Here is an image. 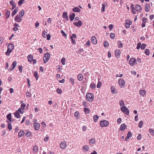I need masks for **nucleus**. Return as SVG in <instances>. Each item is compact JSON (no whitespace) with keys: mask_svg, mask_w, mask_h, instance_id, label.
Returning <instances> with one entry per match:
<instances>
[{"mask_svg":"<svg viewBox=\"0 0 154 154\" xmlns=\"http://www.w3.org/2000/svg\"><path fill=\"white\" fill-rule=\"evenodd\" d=\"M145 53L147 55H149V51L148 49H146L145 51Z\"/></svg>","mask_w":154,"mask_h":154,"instance_id":"obj_41","label":"nucleus"},{"mask_svg":"<svg viewBox=\"0 0 154 154\" xmlns=\"http://www.w3.org/2000/svg\"><path fill=\"white\" fill-rule=\"evenodd\" d=\"M119 83L120 86H124L125 85V81L122 79H119Z\"/></svg>","mask_w":154,"mask_h":154,"instance_id":"obj_12","label":"nucleus"},{"mask_svg":"<svg viewBox=\"0 0 154 154\" xmlns=\"http://www.w3.org/2000/svg\"><path fill=\"white\" fill-rule=\"evenodd\" d=\"M119 103L121 107H122L125 106V103L122 100H120L119 101Z\"/></svg>","mask_w":154,"mask_h":154,"instance_id":"obj_32","label":"nucleus"},{"mask_svg":"<svg viewBox=\"0 0 154 154\" xmlns=\"http://www.w3.org/2000/svg\"><path fill=\"white\" fill-rule=\"evenodd\" d=\"M115 34L114 33H111L110 34V37L112 39H114L115 38Z\"/></svg>","mask_w":154,"mask_h":154,"instance_id":"obj_49","label":"nucleus"},{"mask_svg":"<svg viewBox=\"0 0 154 154\" xmlns=\"http://www.w3.org/2000/svg\"><path fill=\"white\" fill-rule=\"evenodd\" d=\"M127 136L129 138L131 137L132 136L131 133L130 131L128 132L127 134Z\"/></svg>","mask_w":154,"mask_h":154,"instance_id":"obj_58","label":"nucleus"},{"mask_svg":"<svg viewBox=\"0 0 154 154\" xmlns=\"http://www.w3.org/2000/svg\"><path fill=\"white\" fill-rule=\"evenodd\" d=\"M5 15H6V17L7 19L10 16V12L8 11H7L6 12V13L5 14Z\"/></svg>","mask_w":154,"mask_h":154,"instance_id":"obj_39","label":"nucleus"},{"mask_svg":"<svg viewBox=\"0 0 154 154\" xmlns=\"http://www.w3.org/2000/svg\"><path fill=\"white\" fill-rule=\"evenodd\" d=\"M47 32L45 31H43L42 33V35L43 38H45Z\"/></svg>","mask_w":154,"mask_h":154,"instance_id":"obj_52","label":"nucleus"},{"mask_svg":"<svg viewBox=\"0 0 154 154\" xmlns=\"http://www.w3.org/2000/svg\"><path fill=\"white\" fill-rule=\"evenodd\" d=\"M60 147L61 149H64L66 147V141H63L60 144Z\"/></svg>","mask_w":154,"mask_h":154,"instance_id":"obj_5","label":"nucleus"},{"mask_svg":"<svg viewBox=\"0 0 154 154\" xmlns=\"http://www.w3.org/2000/svg\"><path fill=\"white\" fill-rule=\"evenodd\" d=\"M49 136L48 135H47L46 137L44 138V140L45 142H47L48 140Z\"/></svg>","mask_w":154,"mask_h":154,"instance_id":"obj_54","label":"nucleus"},{"mask_svg":"<svg viewBox=\"0 0 154 154\" xmlns=\"http://www.w3.org/2000/svg\"><path fill=\"white\" fill-rule=\"evenodd\" d=\"M105 122H106L105 120H104L103 121H100V125L101 127H103L106 126V125H105L106 123H105Z\"/></svg>","mask_w":154,"mask_h":154,"instance_id":"obj_29","label":"nucleus"},{"mask_svg":"<svg viewBox=\"0 0 154 154\" xmlns=\"http://www.w3.org/2000/svg\"><path fill=\"white\" fill-rule=\"evenodd\" d=\"M99 119V117L97 115H94L93 116V119L94 122H96Z\"/></svg>","mask_w":154,"mask_h":154,"instance_id":"obj_33","label":"nucleus"},{"mask_svg":"<svg viewBox=\"0 0 154 154\" xmlns=\"http://www.w3.org/2000/svg\"><path fill=\"white\" fill-rule=\"evenodd\" d=\"M121 110L124 113L127 115H128L129 114V110L125 106L121 107Z\"/></svg>","mask_w":154,"mask_h":154,"instance_id":"obj_4","label":"nucleus"},{"mask_svg":"<svg viewBox=\"0 0 154 154\" xmlns=\"http://www.w3.org/2000/svg\"><path fill=\"white\" fill-rule=\"evenodd\" d=\"M50 57V53L47 52L45 53L44 55L43 60L44 63H46L49 59Z\"/></svg>","mask_w":154,"mask_h":154,"instance_id":"obj_3","label":"nucleus"},{"mask_svg":"<svg viewBox=\"0 0 154 154\" xmlns=\"http://www.w3.org/2000/svg\"><path fill=\"white\" fill-rule=\"evenodd\" d=\"M24 133L23 130H21L18 133V135L19 138L23 136L24 135Z\"/></svg>","mask_w":154,"mask_h":154,"instance_id":"obj_14","label":"nucleus"},{"mask_svg":"<svg viewBox=\"0 0 154 154\" xmlns=\"http://www.w3.org/2000/svg\"><path fill=\"white\" fill-rule=\"evenodd\" d=\"M8 128L9 130V131H11L12 129L11 125L10 123L8 124Z\"/></svg>","mask_w":154,"mask_h":154,"instance_id":"obj_42","label":"nucleus"},{"mask_svg":"<svg viewBox=\"0 0 154 154\" xmlns=\"http://www.w3.org/2000/svg\"><path fill=\"white\" fill-rule=\"evenodd\" d=\"M141 6L139 5H137L135 6V8L134 9L137 11L140 12L141 10Z\"/></svg>","mask_w":154,"mask_h":154,"instance_id":"obj_11","label":"nucleus"},{"mask_svg":"<svg viewBox=\"0 0 154 154\" xmlns=\"http://www.w3.org/2000/svg\"><path fill=\"white\" fill-rule=\"evenodd\" d=\"M20 130L18 127H17L15 129V132L17 133Z\"/></svg>","mask_w":154,"mask_h":154,"instance_id":"obj_60","label":"nucleus"},{"mask_svg":"<svg viewBox=\"0 0 154 154\" xmlns=\"http://www.w3.org/2000/svg\"><path fill=\"white\" fill-rule=\"evenodd\" d=\"M19 69V70L20 72H22V70L23 69L22 66H20L18 67Z\"/></svg>","mask_w":154,"mask_h":154,"instance_id":"obj_59","label":"nucleus"},{"mask_svg":"<svg viewBox=\"0 0 154 154\" xmlns=\"http://www.w3.org/2000/svg\"><path fill=\"white\" fill-rule=\"evenodd\" d=\"M61 33H62L63 34V36H66V34L63 31V30H61Z\"/></svg>","mask_w":154,"mask_h":154,"instance_id":"obj_61","label":"nucleus"},{"mask_svg":"<svg viewBox=\"0 0 154 154\" xmlns=\"http://www.w3.org/2000/svg\"><path fill=\"white\" fill-rule=\"evenodd\" d=\"M8 120L9 121H7V122L9 123L11 121V113L8 114L6 116Z\"/></svg>","mask_w":154,"mask_h":154,"instance_id":"obj_23","label":"nucleus"},{"mask_svg":"<svg viewBox=\"0 0 154 154\" xmlns=\"http://www.w3.org/2000/svg\"><path fill=\"white\" fill-rule=\"evenodd\" d=\"M26 133H25V136L27 137H30L31 135V132L27 131H26Z\"/></svg>","mask_w":154,"mask_h":154,"instance_id":"obj_34","label":"nucleus"},{"mask_svg":"<svg viewBox=\"0 0 154 154\" xmlns=\"http://www.w3.org/2000/svg\"><path fill=\"white\" fill-rule=\"evenodd\" d=\"M149 131L151 134H154V131L152 129H149Z\"/></svg>","mask_w":154,"mask_h":154,"instance_id":"obj_64","label":"nucleus"},{"mask_svg":"<svg viewBox=\"0 0 154 154\" xmlns=\"http://www.w3.org/2000/svg\"><path fill=\"white\" fill-rule=\"evenodd\" d=\"M94 96L93 94L91 93H87L86 95V99L90 102L92 101L93 100Z\"/></svg>","mask_w":154,"mask_h":154,"instance_id":"obj_1","label":"nucleus"},{"mask_svg":"<svg viewBox=\"0 0 154 154\" xmlns=\"http://www.w3.org/2000/svg\"><path fill=\"white\" fill-rule=\"evenodd\" d=\"M84 111L85 113L87 114H89L90 112V110L89 109L87 108H84Z\"/></svg>","mask_w":154,"mask_h":154,"instance_id":"obj_35","label":"nucleus"},{"mask_svg":"<svg viewBox=\"0 0 154 154\" xmlns=\"http://www.w3.org/2000/svg\"><path fill=\"white\" fill-rule=\"evenodd\" d=\"M38 148L37 146H34L33 148V151L34 153H36L38 151Z\"/></svg>","mask_w":154,"mask_h":154,"instance_id":"obj_28","label":"nucleus"},{"mask_svg":"<svg viewBox=\"0 0 154 154\" xmlns=\"http://www.w3.org/2000/svg\"><path fill=\"white\" fill-rule=\"evenodd\" d=\"M24 0H20L18 2V4L19 5H21L24 2Z\"/></svg>","mask_w":154,"mask_h":154,"instance_id":"obj_48","label":"nucleus"},{"mask_svg":"<svg viewBox=\"0 0 154 154\" xmlns=\"http://www.w3.org/2000/svg\"><path fill=\"white\" fill-rule=\"evenodd\" d=\"M18 7L16 8L12 12V17H14V15L17 13L18 11Z\"/></svg>","mask_w":154,"mask_h":154,"instance_id":"obj_25","label":"nucleus"},{"mask_svg":"<svg viewBox=\"0 0 154 154\" xmlns=\"http://www.w3.org/2000/svg\"><path fill=\"white\" fill-rule=\"evenodd\" d=\"M62 16L66 20H68L69 18L68 16H67V13L66 12H64Z\"/></svg>","mask_w":154,"mask_h":154,"instance_id":"obj_21","label":"nucleus"},{"mask_svg":"<svg viewBox=\"0 0 154 154\" xmlns=\"http://www.w3.org/2000/svg\"><path fill=\"white\" fill-rule=\"evenodd\" d=\"M127 21L125 24V27L127 28H129L130 27V25L131 24L132 22L128 20H127Z\"/></svg>","mask_w":154,"mask_h":154,"instance_id":"obj_19","label":"nucleus"},{"mask_svg":"<svg viewBox=\"0 0 154 154\" xmlns=\"http://www.w3.org/2000/svg\"><path fill=\"white\" fill-rule=\"evenodd\" d=\"M83 75L81 74H79L77 77L79 81H81L83 79Z\"/></svg>","mask_w":154,"mask_h":154,"instance_id":"obj_37","label":"nucleus"},{"mask_svg":"<svg viewBox=\"0 0 154 154\" xmlns=\"http://www.w3.org/2000/svg\"><path fill=\"white\" fill-rule=\"evenodd\" d=\"M8 48H9L12 50L14 48V45L12 44H10L8 45Z\"/></svg>","mask_w":154,"mask_h":154,"instance_id":"obj_38","label":"nucleus"},{"mask_svg":"<svg viewBox=\"0 0 154 154\" xmlns=\"http://www.w3.org/2000/svg\"><path fill=\"white\" fill-rule=\"evenodd\" d=\"M57 92L58 93L60 94L62 93V91L59 88H57Z\"/></svg>","mask_w":154,"mask_h":154,"instance_id":"obj_57","label":"nucleus"},{"mask_svg":"<svg viewBox=\"0 0 154 154\" xmlns=\"http://www.w3.org/2000/svg\"><path fill=\"white\" fill-rule=\"evenodd\" d=\"M90 87H96V84L94 82H92L90 84Z\"/></svg>","mask_w":154,"mask_h":154,"instance_id":"obj_63","label":"nucleus"},{"mask_svg":"<svg viewBox=\"0 0 154 154\" xmlns=\"http://www.w3.org/2000/svg\"><path fill=\"white\" fill-rule=\"evenodd\" d=\"M136 61V59L135 58L133 57L131 58L129 61V64L131 66H133Z\"/></svg>","mask_w":154,"mask_h":154,"instance_id":"obj_7","label":"nucleus"},{"mask_svg":"<svg viewBox=\"0 0 154 154\" xmlns=\"http://www.w3.org/2000/svg\"><path fill=\"white\" fill-rule=\"evenodd\" d=\"M150 10V5L148 3H146L145 6V10L146 12H148Z\"/></svg>","mask_w":154,"mask_h":154,"instance_id":"obj_16","label":"nucleus"},{"mask_svg":"<svg viewBox=\"0 0 154 154\" xmlns=\"http://www.w3.org/2000/svg\"><path fill=\"white\" fill-rule=\"evenodd\" d=\"M65 58H63L61 60V62L62 63V64L63 65H64L65 64Z\"/></svg>","mask_w":154,"mask_h":154,"instance_id":"obj_47","label":"nucleus"},{"mask_svg":"<svg viewBox=\"0 0 154 154\" xmlns=\"http://www.w3.org/2000/svg\"><path fill=\"white\" fill-rule=\"evenodd\" d=\"M24 11L23 10H22L21 11L19 12V15H20L21 17H23L24 16Z\"/></svg>","mask_w":154,"mask_h":154,"instance_id":"obj_40","label":"nucleus"},{"mask_svg":"<svg viewBox=\"0 0 154 154\" xmlns=\"http://www.w3.org/2000/svg\"><path fill=\"white\" fill-rule=\"evenodd\" d=\"M75 16V14L74 13H73L72 14H70L69 15V19L71 21H72L74 19Z\"/></svg>","mask_w":154,"mask_h":154,"instance_id":"obj_20","label":"nucleus"},{"mask_svg":"<svg viewBox=\"0 0 154 154\" xmlns=\"http://www.w3.org/2000/svg\"><path fill=\"white\" fill-rule=\"evenodd\" d=\"M91 41L92 43L94 44H96L97 43V39L94 36H92L91 38Z\"/></svg>","mask_w":154,"mask_h":154,"instance_id":"obj_13","label":"nucleus"},{"mask_svg":"<svg viewBox=\"0 0 154 154\" xmlns=\"http://www.w3.org/2000/svg\"><path fill=\"white\" fill-rule=\"evenodd\" d=\"M102 10H101V12H103L105 11V4H102Z\"/></svg>","mask_w":154,"mask_h":154,"instance_id":"obj_44","label":"nucleus"},{"mask_svg":"<svg viewBox=\"0 0 154 154\" xmlns=\"http://www.w3.org/2000/svg\"><path fill=\"white\" fill-rule=\"evenodd\" d=\"M126 127V126L125 124H122L121 126L120 129L122 131H123L125 129Z\"/></svg>","mask_w":154,"mask_h":154,"instance_id":"obj_31","label":"nucleus"},{"mask_svg":"<svg viewBox=\"0 0 154 154\" xmlns=\"http://www.w3.org/2000/svg\"><path fill=\"white\" fill-rule=\"evenodd\" d=\"M143 124V122L142 121H141L140 122L139 125L138 127L140 128H141L142 127V125Z\"/></svg>","mask_w":154,"mask_h":154,"instance_id":"obj_46","label":"nucleus"},{"mask_svg":"<svg viewBox=\"0 0 154 154\" xmlns=\"http://www.w3.org/2000/svg\"><path fill=\"white\" fill-rule=\"evenodd\" d=\"M20 17V15H16L14 18L15 20L17 22H21L22 21V18Z\"/></svg>","mask_w":154,"mask_h":154,"instance_id":"obj_6","label":"nucleus"},{"mask_svg":"<svg viewBox=\"0 0 154 154\" xmlns=\"http://www.w3.org/2000/svg\"><path fill=\"white\" fill-rule=\"evenodd\" d=\"M141 44L140 43H139L137 44V49H139L140 48H141Z\"/></svg>","mask_w":154,"mask_h":154,"instance_id":"obj_56","label":"nucleus"},{"mask_svg":"<svg viewBox=\"0 0 154 154\" xmlns=\"http://www.w3.org/2000/svg\"><path fill=\"white\" fill-rule=\"evenodd\" d=\"M111 91L113 94H116L117 93V91L115 87H111Z\"/></svg>","mask_w":154,"mask_h":154,"instance_id":"obj_26","label":"nucleus"},{"mask_svg":"<svg viewBox=\"0 0 154 154\" xmlns=\"http://www.w3.org/2000/svg\"><path fill=\"white\" fill-rule=\"evenodd\" d=\"M20 112L21 114H23V111H22L20 109H19L17 111L14 113V115L16 118H19L20 117Z\"/></svg>","mask_w":154,"mask_h":154,"instance_id":"obj_2","label":"nucleus"},{"mask_svg":"<svg viewBox=\"0 0 154 154\" xmlns=\"http://www.w3.org/2000/svg\"><path fill=\"white\" fill-rule=\"evenodd\" d=\"M74 116L75 117H79V112L78 111H76L75 112L74 114Z\"/></svg>","mask_w":154,"mask_h":154,"instance_id":"obj_55","label":"nucleus"},{"mask_svg":"<svg viewBox=\"0 0 154 154\" xmlns=\"http://www.w3.org/2000/svg\"><path fill=\"white\" fill-rule=\"evenodd\" d=\"M89 149V147L88 146L86 145H85L83 146V149L84 150H85L86 151H88Z\"/></svg>","mask_w":154,"mask_h":154,"instance_id":"obj_30","label":"nucleus"},{"mask_svg":"<svg viewBox=\"0 0 154 154\" xmlns=\"http://www.w3.org/2000/svg\"><path fill=\"white\" fill-rule=\"evenodd\" d=\"M17 64V62L16 61H14L13 62L12 64H11V68H9L8 69V70L11 72V71L14 69L15 68V67L16 66Z\"/></svg>","mask_w":154,"mask_h":154,"instance_id":"obj_9","label":"nucleus"},{"mask_svg":"<svg viewBox=\"0 0 154 154\" xmlns=\"http://www.w3.org/2000/svg\"><path fill=\"white\" fill-rule=\"evenodd\" d=\"M118 44H119V48H122L123 47V45L121 41H119L118 42Z\"/></svg>","mask_w":154,"mask_h":154,"instance_id":"obj_43","label":"nucleus"},{"mask_svg":"<svg viewBox=\"0 0 154 154\" xmlns=\"http://www.w3.org/2000/svg\"><path fill=\"white\" fill-rule=\"evenodd\" d=\"M115 54L116 56L117 57H119L120 56V54L121 53L119 49H117L115 51Z\"/></svg>","mask_w":154,"mask_h":154,"instance_id":"obj_15","label":"nucleus"},{"mask_svg":"<svg viewBox=\"0 0 154 154\" xmlns=\"http://www.w3.org/2000/svg\"><path fill=\"white\" fill-rule=\"evenodd\" d=\"M75 80L74 79L72 78H70V80H69L70 82H71V84H72V85L73 84Z\"/></svg>","mask_w":154,"mask_h":154,"instance_id":"obj_51","label":"nucleus"},{"mask_svg":"<svg viewBox=\"0 0 154 154\" xmlns=\"http://www.w3.org/2000/svg\"><path fill=\"white\" fill-rule=\"evenodd\" d=\"M34 76L35 78L37 80L38 78V75L37 72L35 71L34 72Z\"/></svg>","mask_w":154,"mask_h":154,"instance_id":"obj_50","label":"nucleus"},{"mask_svg":"<svg viewBox=\"0 0 154 154\" xmlns=\"http://www.w3.org/2000/svg\"><path fill=\"white\" fill-rule=\"evenodd\" d=\"M51 36L49 34H48L47 35V40H49L50 39Z\"/></svg>","mask_w":154,"mask_h":154,"instance_id":"obj_62","label":"nucleus"},{"mask_svg":"<svg viewBox=\"0 0 154 154\" xmlns=\"http://www.w3.org/2000/svg\"><path fill=\"white\" fill-rule=\"evenodd\" d=\"M140 93L142 96H143L146 94V91L144 90H140Z\"/></svg>","mask_w":154,"mask_h":154,"instance_id":"obj_36","label":"nucleus"},{"mask_svg":"<svg viewBox=\"0 0 154 154\" xmlns=\"http://www.w3.org/2000/svg\"><path fill=\"white\" fill-rule=\"evenodd\" d=\"M10 3L12 5V10H13L14 8H15L16 7V4L15 2H13V0H11V1L10 2Z\"/></svg>","mask_w":154,"mask_h":154,"instance_id":"obj_17","label":"nucleus"},{"mask_svg":"<svg viewBox=\"0 0 154 154\" xmlns=\"http://www.w3.org/2000/svg\"><path fill=\"white\" fill-rule=\"evenodd\" d=\"M73 24L75 26L79 27L82 25V23L80 20H79L77 23L74 22Z\"/></svg>","mask_w":154,"mask_h":154,"instance_id":"obj_10","label":"nucleus"},{"mask_svg":"<svg viewBox=\"0 0 154 154\" xmlns=\"http://www.w3.org/2000/svg\"><path fill=\"white\" fill-rule=\"evenodd\" d=\"M26 106V104L25 103H22L20 107L19 108L21 110H22V111H23V113L24 112V109L25 108Z\"/></svg>","mask_w":154,"mask_h":154,"instance_id":"obj_22","label":"nucleus"},{"mask_svg":"<svg viewBox=\"0 0 154 154\" xmlns=\"http://www.w3.org/2000/svg\"><path fill=\"white\" fill-rule=\"evenodd\" d=\"M33 127L35 131H37L39 129L40 125L38 123H34L33 124Z\"/></svg>","mask_w":154,"mask_h":154,"instance_id":"obj_8","label":"nucleus"},{"mask_svg":"<svg viewBox=\"0 0 154 154\" xmlns=\"http://www.w3.org/2000/svg\"><path fill=\"white\" fill-rule=\"evenodd\" d=\"M26 96L28 98H29L31 96V94L29 92L27 91L26 93Z\"/></svg>","mask_w":154,"mask_h":154,"instance_id":"obj_45","label":"nucleus"},{"mask_svg":"<svg viewBox=\"0 0 154 154\" xmlns=\"http://www.w3.org/2000/svg\"><path fill=\"white\" fill-rule=\"evenodd\" d=\"M146 46V45L142 44L141 46V48L142 49H144Z\"/></svg>","mask_w":154,"mask_h":154,"instance_id":"obj_53","label":"nucleus"},{"mask_svg":"<svg viewBox=\"0 0 154 154\" xmlns=\"http://www.w3.org/2000/svg\"><path fill=\"white\" fill-rule=\"evenodd\" d=\"M73 11L74 12H79L80 11V9L78 7H76L73 8Z\"/></svg>","mask_w":154,"mask_h":154,"instance_id":"obj_24","label":"nucleus"},{"mask_svg":"<svg viewBox=\"0 0 154 154\" xmlns=\"http://www.w3.org/2000/svg\"><path fill=\"white\" fill-rule=\"evenodd\" d=\"M27 58L28 61L30 63H31L32 62V60L33 59V56L31 54L29 55L28 56Z\"/></svg>","mask_w":154,"mask_h":154,"instance_id":"obj_18","label":"nucleus"},{"mask_svg":"<svg viewBox=\"0 0 154 154\" xmlns=\"http://www.w3.org/2000/svg\"><path fill=\"white\" fill-rule=\"evenodd\" d=\"M95 140L94 138H92L89 140V143L90 144L92 145L95 143Z\"/></svg>","mask_w":154,"mask_h":154,"instance_id":"obj_27","label":"nucleus"}]
</instances>
